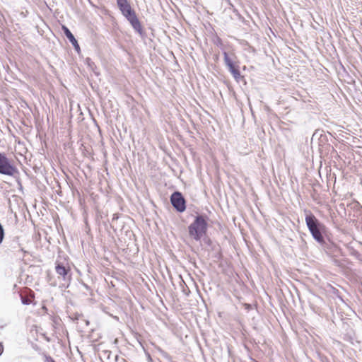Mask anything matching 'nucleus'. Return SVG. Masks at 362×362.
Returning <instances> with one entry per match:
<instances>
[{
  "instance_id": "nucleus-18",
  "label": "nucleus",
  "mask_w": 362,
  "mask_h": 362,
  "mask_svg": "<svg viewBox=\"0 0 362 362\" xmlns=\"http://www.w3.org/2000/svg\"><path fill=\"white\" fill-rule=\"evenodd\" d=\"M183 292L187 295L188 296L189 293V289H187H187H183Z\"/></svg>"
},
{
  "instance_id": "nucleus-4",
  "label": "nucleus",
  "mask_w": 362,
  "mask_h": 362,
  "mask_svg": "<svg viewBox=\"0 0 362 362\" xmlns=\"http://www.w3.org/2000/svg\"><path fill=\"white\" fill-rule=\"evenodd\" d=\"M18 173V169L3 153H0V173L5 175L13 176Z\"/></svg>"
},
{
  "instance_id": "nucleus-15",
  "label": "nucleus",
  "mask_w": 362,
  "mask_h": 362,
  "mask_svg": "<svg viewBox=\"0 0 362 362\" xmlns=\"http://www.w3.org/2000/svg\"><path fill=\"white\" fill-rule=\"evenodd\" d=\"M3 352H4V345H3L2 342H0V356L3 354Z\"/></svg>"
},
{
  "instance_id": "nucleus-9",
  "label": "nucleus",
  "mask_w": 362,
  "mask_h": 362,
  "mask_svg": "<svg viewBox=\"0 0 362 362\" xmlns=\"http://www.w3.org/2000/svg\"><path fill=\"white\" fill-rule=\"evenodd\" d=\"M121 13H122V15L126 17L129 15H130L131 13L135 12L131 7L130 4L129 3L126 4H124V5H122L119 7Z\"/></svg>"
},
{
  "instance_id": "nucleus-7",
  "label": "nucleus",
  "mask_w": 362,
  "mask_h": 362,
  "mask_svg": "<svg viewBox=\"0 0 362 362\" xmlns=\"http://www.w3.org/2000/svg\"><path fill=\"white\" fill-rule=\"evenodd\" d=\"M62 30L64 31L65 36L67 37V39L71 43V45L74 47L75 50L77 52H80L79 45H78L77 40H76L75 37L74 36V35L70 31V30L66 26H63Z\"/></svg>"
},
{
  "instance_id": "nucleus-12",
  "label": "nucleus",
  "mask_w": 362,
  "mask_h": 362,
  "mask_svg": "<svg viewBox=\"0 0 362 362\" xmlns=\"http://www.w3.org/2000/svg\"><path fill=\"white\" fill-rule=\"evenodd\" d=\"M87 63L88 66L94 71V73L98 74L94 70V68L95 67L94 62H93L90 59H87Z\"/></svg>"
},
{
  "instance_id": "nucleus-19",
  "label": "nucleus",
  "mask_w": 362,
  "mask_h": 362,
  "mask_svg": "<svg viewBox=\"0 0 362 362\" xmlns=\"http://www.w3.org/2000/svg\"><path fill=\"white\" fill-rule=\"evenodd\" d=\"M84 286H85V287H86L87 289H88V286L87 285H84Z\"/></svg>"
},
{
  "instance_id": "nucleus-5",
  "label": "nucleus",
  "mask_w": 362,
  "mask_h": 362,
  "mask_svg": "<svg viewBox=\"0 0 362 362\" xmlns=\"http://www.w3.org/2000/svg\"><path fill=\"white\" fill-rule=\"evenodd\" d=\"M170 202L177 211L181 213L185 211L186 202L181 192H174L170 196Z\"/></svg>"
},
{
  "instance_id": "nucleus-6",
  "label": "nucleus",
  "mask_w": 362,
  "mask_h": 362,
  "mask_svg": "<svg viewBox=\"0 0 362 362\" xmlns=\"http://www.w3.org/2000/svg\"><path fill=\"white\" fill-rule=\"evenodd\" d=\"M127 20L129 22L134 30L137 32L141 36L144 35V31L142 29V26L141 23L137 18L136 13L134 12L130 15L125 17Z\"/></svg>"
},
{
  "instance_id": "nucleus-2",
  "label": "nucleus",
  "mask_w": 362,
  "mask_h": 362,
  "mask_svg": "<svg viewBox=\"0 0 362 362\" xmlns=\"http://www.w3.org/2000/svg\"><path fill=\"white\" fill-rule=\"evenodd\" d=\"M208 223L206 217L198 215L194 221L188 226L189 236L196 241H199L206 234Z\"/></svg>"
},
{
  "instance_id": "nucleus-1",
  "label": "nucleus",
  "mask_w": 362,
  "mask_h": 362,
  "mask_svg": "<svg viewBox=\"0 0 362 362\" xmlns=\"http://www.w3.org/2000/svg\"><path fill=\"white\" fill-rule=\"evenodd\" d=\"M305 223L313 238L320 244L325 243L322 233L325 231V226L321 223L310 211L305 216Z\"/></svg>"
},
{
  "instance_id": "nucleus-14",
  "label": "nucleus",
  "mask_w": 362,
  "mask_h": 362,
  "mask_svg": "<svg viewBox=\"0 0 362 362\" xmlns=\"http://www.w3.org/2000/svg\"><path fill=\"white\" fill-rule=\"evenodd\" d=\"M127 3H129L127 1V0H117V4L118 7H119L122 5L126 4Z\"/></svg>"
},
{
  "instance_id": "nucleus-17",
  "label": "nucleus",
  "mask_w": 362,
  "mask_h": 362,
  "mask_svg": "<svg viewBox=\"0 0 362 362\" xmlns=\"http://www.w3.org/2000/svg\"><path fill=\"white\" fill-rule=\"evenodd\" d=\"M117 219H118V215L117 214H114L113 216H112V221H114L117 220Z\"/></svg>"
},
{
  "instance_id": "nucleus-10",
  "label": "nucleus",
  "mask_w": 362,
  "mask_h": 362,
  "mask_svg": "<svg viewBox=\"0 0 362 362\" xmlns=\"http://www.w3.org/2000/svg\"><path fill=\"white\" fill-rule=\"evenodd\" d=\"M223 54L226 66L235 63L233 57H231V56H230L226 52H223Z\"/></svg>"
},
{
  "instance_id": "nucleus-8",
  "label": "nucleus",
  "mask_w": 362,
  "mask_h": 362,
  "mask_svg": "<svg viewBox=\"0 0 362 362\" xmlns=\"http://www.w3.org/2000/svg\"><path fill=\"white\" fill-rule=\"evenodd\" d=\"M229 71L231 73L234 78L238 81L240 78H242V76L240 74V72L238 69V66H235V63L227 66Z\"/></svg>"
},
{
  "instance_id": "nucleus-16",
  "label": "nucleus",
  "mask_w": 362,
  "mask_h": 362,
  "mask_svg": "<svg viewBox=\"0 0 362 362\" xmlns=\"http://www.w3.org/2000/svg\"><path fill=\"white\" fill-rule=\"evenodd\" d=\"M46 362H56V361L50 356H48V357H46Z\"/></svg>"
},
{
  "instance_id": "nucleus-11",
  "label": "nucleus",
  "mask_w": 362,
  "mask_h": 362,
  "mask_svg": "<svg viewBox=\"0 0 362 362\" xmlns=\"http://www.w3.org/2000/svg\"><path fill=\"white\" fill-rule=\"evenodd\" d=\"M4 238V229L1 223H0V244L3 242Z\"/></svg>"
},
{
  "instance_id": "nucleus-13",
  "label": "nucleus",
  "mask_w": 362,
  "mask_h": 362,
  "mask_svg": "<svg viewBox=\"0 0 362 362\" xmlns=\"http://www.w3.org/2000/svg\"><path fill=\"white\" fill-rule=\"evenodd\" d=\"M21 303L23 305H29L30 303V300L28 298H25V297L21 296Z\"/></svg>"
},
{
  "instance_id": "nucleus-3",
  "label": "nucleus",
  "mask_w": 362,
  "mask_h": 362,
  "mask_svg": "<svg viewBox=\"0 0 362 362\" xmlns=\"http://www.w3.org/2000/svg\"><path fill=\"white\" fill-rule=\"evenodd\" d=\"M55 271L58 275V278L64 281L62 286L68 288L71 280V274L69 267L65 266L62 262H57Z\"/></svg>"
}]
</instances>
